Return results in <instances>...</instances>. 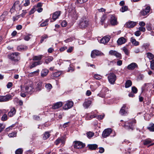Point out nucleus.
<instances>
[{
    "label": "nucleus",
    "mask_w": 154,
    "mask_h": 154,
    "mask_svg": "<svg viewBox=\"0 0 154 154\" xmlns=\"http://www.w3.org/2000/svg\"><path fill=\"white\" fill-rule=\"evenodd\" d=\"M88 0H77L76 3L79 4H82L87 2Z\"/></svg>",
    "instance_id": "53"
},
{
    "label": "nucleus",
    "mask_w": 154,
    "mask_h": 154,
    "mask_svg": "<svg viewBox=\"0 0 154 154\" xmlns=\"http://www.w3.org/2000/svg\"><path fill=\"white\" fill-rule=\"evenodd\" d=\"M30 35L28 34L27 35L25 36L24 38L25 40L26 41H28L30 39Z\"/></svg>",
    "instance_id": "58"
},
{
    "label": "nucleus",
    "mask_w": 154,
    "mask_h": 154,
    "mask_svg": "<svg viewBox=\"0 0 154 154\" xmlns=\"http://www.w3.org/2000/svg\"><path fill=\"white\" fill-rule=\"evenodd\" d=\"M50 136V134L49 132H46L44 134L43 136V139L44 140H46Z\"/></svg>",
    "instance_id": "34"
},
{
    "label": "nucleus",
    "mask_w": 154,
    "mask_h": 154,
    "mask_svg": "<svg viewBox=\"0 0 154 154\" xmlns=\"http://www.w3.org/2000/svg\"><path fill=\"white\" fill-rule=\"evenodd\" d=\"M67 25V23L65 20H63L61 23V25L63 27L66 26Z\"/></svg>",
    "instance_id": "55"
},
{
    "label": "nucleus",
    "mask_w": 154,
    "mask_h": 154,
    "mask_svg": "<svg viewBox=\"0 0 154 154\" xmlns=\"http://www.w3.org/2000/svg\"><path fill=\"white\" fill-rule=\"evenodd\" d=\"M88 25V21L86 19H82L79 23V27L82 28L87 27Z\"/></svg>",
    "instance_id": "5"
},
{
    "label": "nucleus",
    "mask_w": 154,
    "mask_h": 154,
    "mask_svg": "<svg viewBox=\"0 0 154 154\" xmlns=\"http://www.w3.org/2000/svg\"><path fill=\"white\" fill-rule=\"evenodd\" d=\"M42 82H39L37 84V87L36 88V90L37 91H40L42 89Z\"/></svg>",
    "instance_id": "33"
},
{
    "label": "nucleus",
    "mask_w": 154,
    "mask_h": 154,
    "mask_svg": "<svg viewBox=\"0 0 154 154\" xmlns=\"http://www.w3.org/2000/svg\"><path fill=\"white\" fill-rule=\"evenodd\" d=\"M148 129L150 131H154V124L152 123L150 124L149 127H148Z\"/></svg>",
    "instance_id": "39"
},
{
    "label": "nucleus",
    "mask_w": 154,
    "mask_h": 154,
    "mask_svg": "<svg viewBox=\"0 0 154 154\" xmlns=\"http://www.w3.org/2000/svg\"><path fill=\"white\" fill-rule=\"evenodd\" d=\"M49 19H46L45 21L41 23L40 25L41 27H44L48 25V22L49 21Z\"/></svg>",
    "instance_id": "36"
},
{
    "label": "nucleus",
    "mask_w": 154,
    "mask_h": 154,
    "mask_svg": "<svg viewBox=\"0 0 154 154\" xmlns=\"http://www.w3.org/2000/svg\"><path fill=\"white\" fill-rule=\"evenodd\" d=\"M23 149L22 148H19L15 151V154H22Z\"/></svg>",
    "instance_id": "41"
},
{
    "label": "nucleus",
    "mask_w": 154,
    "mask_h": 154,
    "mask_svg": "<svg viewBox=\"0 0 154 154\" xmlns=\"http://www.w3.org/2000/svg\"><path fill=\"white\" fill-rule=\"evenodd\" d=\"M131 41L132 44L135 46H137L139 45V43L133 37H131Z\"/></svg>",
    "instance_id": "27"
},
{
    "label": "nucleus",
    "mask_w": 154,
    "mask_h": 154,
    "mask_svg": "<svg viewBox=\"0 0 154 154\" xmlns=\"http://www.w3.org/2000/svg\"><path fill=\"white\" fill-rule=\"evenodd\" d=\"M16 135H17V133L15 132H14L13 133H10L8 135V136L10 137H16Z\"/></svg>",
    "instance_id": "47"
},
{
    "label": "nucleus",
    "mask_w": 154,
    "mask_h": 154,
    "mask_svg": "<svg viewBox=\"0 0 154 154\" xmlns=\"http://www.w3.org/2000/svg\"><path fill=\"white\" fill-rule=\"evenodd\" d=\"M73 105V103L72 101H68L63 107L64 109L66 110L71 108Z\"/></svg>",
    "instance_id": "12"
},
{
    "label": "nucleus",
    "mask_w": 154,
    "mask_h": 154,
    "mask_svg": "<svg viewBox=\"0 0 154 154\" xmlns=\"http://www.w3.org/2000/svg\"><path fill=\"white\" fill-rule=\"evenodd\" d=\"M7 119V116L5 114L3 115L1 119L3 121L6 120Z\"/></svg>",
    "instance_id": "56"
},
{
    "label": "nucleus",
    "mask_w": 154,
    "mask_h": 154,
    "mask_svg": "<svg viewBox=\"0 0 154 154\" xmlns=\"http://www.w3.org/2000/svg\"><path fill=\"white\" fill-rule=\"evenodd\" d=\"M48 36L47 35H45L44 36H42V37L40 41V42L42 43L44 41V39L47 38Z\"/></svg>",
    "instance_id": "60"
},
{
    "label": "nucleus",
    "mask_w": 154,
    "mask_h": 154,
    "mask_svg": "<svg viewBox=\"0 0 154 154\" xmlns=\"http://www.w3.org/2000/svg\"><path fill=\"white\" fill-rule=\"evenodd\" d=\"M136 122V120L134 119L129 120L125 122L124 126L126 129L133 130Z\"/></svg>",
    "instance_id": "1"
},
{
    "label": "nucleus",
    "mask_w": 154,
    "mask_h": 154,
    "mask_svg": "<svg viewBox=\"0 0 154 154\" xmlns=\"http://www.w3.org/2000/svg\"><path fill=\"white\" fill-rule=\"evenodd\" d=\"M109 16L110 17L109 21L111 24L113 26L117 25L118 24L117 18L113 15H110Z\"/></svg>",
    "instance_id": "6"
},
{
    "label": "nucleus",
    "mask_w": 154,
    "mask_h": 154,
    "mask_svg": "<svg viewBox=\"0 0 154 154\" xmlns=\"http://www.w3.org/2000/svg\"><path fill=\"white\" fill-rule=\"evenodd\" d=\"M54 59V58L50 56L48 57L47 58L45 59V63L48 64L49 63L52 61Z\"/></svg>",
    "instance_id": "31"
},
{
    "label": "nucleus",
    "mask_w": 154,
    "mask_h": 154,
    "mask_svg": "<svg viewBox=\"0 0 154 154\" xmlns=\"http://www.w3.org/2000/svg\"><path fill=\"white\" fill-rule=\"evenodd\" d=\"M27 13L26 10H23V13L19 15H20V17H23Z\"/></svg>",
    "instance_id": "59"
},
{
    "label": "nucleus",
    "mask_w": 154,
    "mask_h": 154,
    "mask_svg": "<svg viewBox=\"0 0 154 154\" xmlns=\"http://www.w3.org/2000/svg\"><path fill=\"white\" fill-rule=\"evenodd\" d=\"M108 79L111 84H114L116 79V76L114 73L110 72L108 74Z\"/></svg>",
    "instance_id": "4"
},
{
    "label": "nucleus",
    "mask_w": 154,
    "mask_h": 154,
    "mask_svg": "<svg viewBox=\"0 0 154 154\" xmlns=\"http://www.w3.org/2000/svg\"><path fill=\"white\" fill-rule=\"evenodd\" d=\"M139 29L140 31L144 32L146 30L145 28L143 27H140L139 28Z\"/></svg>",
    "instance_id": "63"
},
{
    "label": "nucleus",
    "mask_w": 154,
    "mask_h": 154,
    "mask_svg": "<svg viewBox=\"0 0 154 154\" xmlns=\"http://www.w3.org/2000/svg\"><path fill=\"white\" fill-rule=\"evenodd\" d=\"M73 38H68L64 40V42L66 43L69 42H70L72 41L73 40Z\"/></svg>",
    "instance_id": "57"
},
{
    "label": "nucleus",
    "mask_w": 154,
    "mask_h": 154,
    "mask_svg": "<svg viewBox=\"0 0 154 154\" xmlns=\"http://www.w3.org/2000/svg\"><path fill=\"white\" fill-rule=\"evenodd\" d=\"M126 40V39L123 37H121L118 39L117 42L118 45H120L125 43Z\"/></svg>",
    "instance_id": "24"
},
{
    "label": "nucleus",
    "mask_w": 154,
    "mask_h": 154,
    "mask_svg": "<svg viewBox=\"0 0 154 154\" xmlns=\"http://www.w3.org/2000/svg\"><path fill=\"white\" fill-rule=\"evenodd\" d=\"M65 142V140L63 137L59 138L55 142L56 145H58L60 143H62V146H63Z\"/></svg>",
    "instance_id": "18"
},
{
    "label": "nucleus",
    "mask_w": 154,
    "mask_h": 154,
    "mask_svg": "<svg viewBox=\"0 0 154 154\" xmlns=\"http://www.w3.org/2000/svg\"><path fill=\"white\" fill-rule=\"evenodd\" d=\"M42 55H39L38 56H35L33 57V60H40L42 58Z\"/></svg>",
    "instance_id": "38"
},
{
    "label": "nucleus",
    "mask_w": 154,
    "mask_h": 154,
    "mask_svg": "<svg viewBox=\"0 0 154 154\" xmlns=\"http://www.w3.org/2000/svg\"><path fill=\"white\" fill-rule=\"evenodd\" d=\"M106 18V15H103L101 18V22L102 25H103L104 21Z\"/></svg>",
    "instance_id": "45"
},
{
    "label": "nucleus",
    "mask_w": 154,
    "mask_h": 154,
    "mask_svg": "<svg viewBox=\"0 0 154 154\" xmlns=\"http://www.w3.org/2000/svg\"><path fill=\"white\" fill-rule=\"evenodd\" d=\"M89 117H88L87 118V119L91 120L94 118H96V115L94 114V112L92 111Z\"/></svg>",
    "instance_id": "35"
},
{
    "label": "nucleus",
    "mask_w": 154,
    "mask_h": 154,
    "mask_svg": "<svg viewBox=\"0 0 154 154\" xmlns=\"http://www.w3.org/2000/svg\"><path fill=\"white\" fill-rule=\"evenodd\" d=\"M42 63L40 61H35L30 66V68L31 69L32 68L35 67L38 65L41 64Z\"/></svg>",
    "instance_id": "29"
},
{
    "label": "nucleus",
    "mask_w": 154,
    "mask_h": 154,
    "mask_svg": "<svg viewBox=\"0 0 154 154\" xmlns=\"http://www.w3.org/2000/svg\"><path fill=\"white\" fill-rule=\"evenodd\" d=\"M128 7L126 6H125L122 7V8L120 9V11L122 12H124L127 11L128 10Z\"/></svg>",
    "instance_id": "44"
},
{
    "label": "nucleus",
    "mask_w": 154,
    "mask_h": 154,
    "mask_svg": "<svg viewBox=\"0 0 154 154\" xmlns=\"http://www.w3.org/2000/svg\"><path fill=\"white\" fill-rule=\"evenodd\" d=\"M136 24L137 23L136 22L131 21L127 22L125 26L127 28H132L135 26Z\"/></svg>",
    "instance_id": "16"
},
{
    "label": "nucleus",
    "mask_w": 154,
    "mask_h": 154,
    "mask_svg": "<svg viewBox=\"0 0 154 154\" xmlns=\"http://www.w3.org/2000/svg\"><path fill=\"white\" fill-rule=\"evenodd\" d=\"M151 68L152 70H154V60H152L151 62Z\"/></svg>",
    "instance_id": "52"
},
{
    "label": "nucleus",
    "mask_w": 154,
    "mask_h": 154,
    "mask_svg": "<svg viewBox=\"0 0 154 154\" xmlns=\"http://www.w3.org/2000/svg\"><path fill=\"white\" fill-rule=\"evenodd\" d=\"M20 54L18 52H15L8 55V58L13 61H18L20 59Z\"/></svg>",
    "instance_id": "2"
},
{
    "label": "nucleus",
    "mask_w": 154,
    "mask_h": 154,
    "mask_svg": "<svg viewBox=\"0 0 154 154\" xmlns=\"http://www.w3.org/2000/svg\"><path fill=\"white\" fill-rule=\"evenodd\" d=\"M150 9V7H147L145 9L141 11L140 12V15L141 16H145L147 15L149 12Z\"/></svg>",
    "instance_id": "13"
},
{
    "label": "nucleus",
    "mask_w": 154,
    "mask_h": 154,
    "mask_svg": "<svg viewBox=\"0 0 154 154\" xmlns=\"http://www.w3.org/2000/svg\"><path fill=\"white\" fill-rule=\"evenodd\" d=\"M60 14V11H57L54 13L52 16V19L53 20L55 21L58 18Z\"/></svg>",
    "instance_id": "22"
},
{
    "label": "nucleus",
    "mask_w": 154,
    "mask_h": 154,
    "mask_svg": "<svg viewBox=\"0 0 154 154\" xmlns=\"http://www.w3.org/2000/svg\"><path fill=\"white\" fill-rule=\"evenodd\" d=\"M27 47L25 45H20L17 47V49L18 51H23L26 50Z\"/></svg>",
    "instance_id": "26"
},
{
    "label": "nucleus",
    "mask_w": 154,
    "mask_h": 154,
    "mask_svg": "<svg viewBox=\"0 0 154 154\" xmlns=\"http://www.w3.org/2000/svg\"><path fill=\"white\" fill-rule=\"evenodd\" d=\"M94 135V133L91 132H89L87 134V136L88 138H91Z\"/></svg>",
    "instance_id": "48"
},
{
    "label": "nucleus",
    "mask_w": 154,
    "mask_h": 154,
    "mask_svg": "<svg viewBox=\"0 0 154 154\" xmlns=\"http://www.w3.org/2000/svg\"><path fill=\"white\" fill-rule=\"evenodd\" d=\"M146 55L148 58H149L150 60L152 59L154 57L153 55L151 53L149 52L147 53H146Z\"/></svg>",
    "instance_id": "42"
},
{
    "label": "nucleus",
    "mask_w": 154,
    "mask_h": 154,
    "mask_svg": "<svg viewBox=\"0 0 154 154\" xmlns=\"http://www.w3.org/2000/svg\"><path fill=\"white\" fill-rule=\"evenodd\" d=\"M132 85V82L130 80L127 81L125 83V87L126 88H128L131 86Z\"/></svg>",
    "instance_id": "37"
},
{
    "label": "nucleus",
    "mask_w": 154,
    "mask_h": 154,
    "mask_svg": "<svg viewBox=\"0 0 154 154\" xmlns=\"http://www.w3.org/2000/svg\"><path fill=\"white\" fill-rule=\"evenodd\" d=\"M138 68V65L135 63H131L128 65L127 67V69L130 70H133L134 69L137 68Z\"/></svg>",
    "instance_id": "11"
},
{
    "label": "nucleus",
    "mask_w": 154,
    "mask_h": 154,
    "mask_svg": "<svg viewBox=\"0 0 154 154\" xmlns=\"http://www.w3.org/2000/svg\"><path fill=\"white\" fill-rule=\"evenodd\" d=\"M145 86L148 91H150L152 89V85L151 83H147L145 84Z\"/></svg>",
    "instance_id": "30"
},
{
    "label": "nucleus",
    "mask_w": 154,
    "mask_h": 154,
    "mask_svg": "<svg viewBox=\"0 0 154 154\" xmlns=\"http://www.w3.org/2000/svg\"><path fill=\"white\" fill-rule=\"evenodd\" d=\"M104 115H96V118L99 120H101L103 118Z\"/></svg>",
    "instance_id": "50"
},
{
    "label": "nucleus",
    "mask_w": 154,
    "mask_h": 154,
    "mask_svg": "<svg viewBox=\"0 0 154 154\" xmlns=\"http://www.w3.org/2000/svg\"><path fill=\"white\" fill-rule=\"evenodd\" d=\"M94 77L97 80H100L102 78V76L100 75L97 74L94 75Z\"/></svg>",
    "instance_id": "46"
},
{
    "label": "nucleus",
    "mask_w": 154,
    "mask_h": 154,
    "mask_svg": "<svg viewBox=\"0 0 154 154\" xmlns=\"http://www.w3.org/2000/svg\"><path fill=\"white\" fill-rule=\"evenodd\" d=\"M128 108L126 105L124 104L120 110L119 114L122 116L126 115L128 114L127 109Z\"/></svg>",
    "instance_id": "7"
},
{
    "label": "nucleus",
    "mask_w": 154,
    "mask_h": 154,
    "mask_svg": "<svg viewBox=\"0 0 154 154\" xmlns=\"http://www.w3.org/2000/svg\"><path fill=\"white\" fill-rule=\"evenodd\" d=\"M110 38L109 36L107 35L103 37L100 41V43L103 44H105L108 43Z\"/></svg>",
    "instance_id": "14"
},
{
    "label": "nucleus",
    "mask_w": 154,
    "mask_h": 154,
    "mask_svg": "<svg viewBox=\"0 0 154 154\" xmlns=\"http://www.w3.org/2000/svg\"><path fill=\"white\" fill-rule=\"evenodd\" d=\"M140 32L139 31H137L135 32V35L137 36H140L141 34Z\"/></svg>",
    "instance_id": "64"
},
{
    "label": "nucleus",
    "mask_w": 154,
    "mask_h": 154,
    "mask_svg": "<svg viewBox=\"0 0 154 154\" xmlns=\"http://www.w3.org/2000/svg\"><path fill=\"white\" fill-rule=\"evenodd\" d=\"M137 90L135 87H132V91L133 93L136 94L137 92Z\"/></svg>",
    "instance_id": "51"
},
{
    "label": "nucleus",
    "mask_w": 154,
    "mask_h": 154,
    "mask_svg": "<svg viewBox=\"0 0 154 154\" xmlns=\"http://www.w3.org/2000/svg\"><path fill=\"white\" fill-rule=\"evenodd\" d=\"M112 131V129L110 128H108L105 129L103 131L102 133V135L103 137L105 138L108 136Z\"/></svg>",
    "instance_id": "10"
},
{
    "label": "nucleus",
    "mask_w": 154,
    "mask_h": 154,
    "mask_svg": "<svg viewBox=\"0 0 154 154\" xmlns=\"http://www.w3.org/2000/svg\"><path fill=\"white\" fill-rule=\"evenodd\" d=\"M48 72L49 71L47 69H43L41 72V76L42 77L46 76L48 74Z\"/></svg>",
    "instance_id": "25"
},
{
    "label": "nucleus",
    "mask_w": 154,
    "mask_h": 154,
    "mask_svg": "<svg viewBox=\"0 0 154 154\" xmlns=\"http://www.w3.org/2000/svg\"><path fill=\"white\" fill-rule=\"evenodd\" d=\"M25 92L29 93H31L33 91L34 88L32 85L26 86L25 87Z\"/></svg>",
    "instance_id": "20"
},
{
    "label": "nucleus",
    "mask_w": 154,
    "mask_h": 154,
    "mask_svg": "<svg viewBox=\"0 0 154 154\" xmlns=\"http://www.w3.org/2000/svg\"><path fill=\"white\" fill-rule=\"evenodd\" d=\"M146 28L148 31H151L152 30V25L150 24H147Z\"/></svg>",
    "instance_id": "49"
},
{
    "label": "nucleus",
    "mask_w": 154,
    "mask_h": 154,
    "mask_svg": "<svg viewBox=\"0 0 154 154\" xmlns=\"http://www.w3.org/2000/svg\"><path fill=\"white\" fill-rule=\"evenodd\" d=\"M63 104L62 102H59L54 104L52 106V108L53 109H56L61 107Z\"/></svg>",
    "instance_id": "21"
},
{
    "label": "nucleus",
    "mask_w": 154,
    "mask_h": 154,
    "mask_svg": "<svg viewBox=\"0 0 154 154\" xmlns=\"http://www.w3.org/2000/svg\"><path fill=\"white\" fill-rule=\"evenodd\" d=\"M13 85V84L11 82H9L7 85V88H10L12 87Z\"/></svg>",
    "instance_id": "61"
},
{
    "label": "nucleus",
    "mask_w": 154,
    "mask_h": 154,
    "mask_svg": "<svg viewBox=\"0 0 154 154\" xmlns=\"http://www.w3.org/2000/svg\"><path fill=\"white\" fill-rule=\"evenodd\" d=\"M152 141L153 140L150 139H146L143 140V144L145 145H147L150 144V146H152L154 144V143H152Z\"/></svg>",
    "instance_id": "19"
},
{
    "label": "nucleus",
    "mask_w": 154,
    "mask_h": 154,
    "mask_svg": "<svg viewBox=\"0 0 154 154\" xmlns=\"http://www.w3.org/2000/svg\"><path fill=\"white\" fill-rule=\"evenodd\" d=\"M16 112V110L15 108L12 107L11 108L10 111L8 113V116L10 117H12L15 114Z\"/></svg>",
    "instance_id": "23"
},
{
    "label": "nucleus",
    "mask_w": 154,
    "mask_h": 154,
    "mask_svg": "<svg viewBox=\"0 0 154 154\" xmlns=\"http://www.w3.org/2000/svg\"><path fill=\"white\" fill-rule=\"evenodd\" d=\"M20 15H18L16 16H14L13 17V21H14L17 20L20 17Z\"/></svg>",
    "instance_id": "54"
},
{
    "label": "nucleus",
    "mask_w": 154,
    "mask_h": 154,
    "mask_svg": "<svg viewBox=\"0 0 154 154\" xmlns=\"http://www.w3.org/2000/svg\"><path fill=\"white\" fill-rule=\"evenodd\" d=\"M109 53L110 55L115 56L117 58H121L122 56L121 54L115 51L111 50L109 51Z\"/></svg>",
    "instance_id": "15"
},
{
    "label": "nucleus",
    "mask_w": 154,
    "mask_h": 154,
    "mask_svg": "<svg viewBox=\"0 0 154 154\" xmlns=\"http://www.w3.org/2000/svg\"><path fill=\"white\" fill-rule=\"evenodd\" d=\"M74 147L76 149H81L85 146V144L81 142L75 141L74 142Z\"/></svg>",
    "instance_id": "9"
},
{
    "label": "nucleus",
    "mask_w": 154,
    "mask_h": 154,
    "mask_svg": "<svg viewBox=\"0 0 154 154\" xmlns=\"http://www.w3.org/2000/svg\"><path fill=\"white\" fill-rule=\"evenodd\" d=\"M101 54L100 52L98 50H94L92 51L91 57L92 58H95L96 56L100 55Z\"/></svg>",
    "instance_id": "17"
},
{
    "label": "nucleus",
    "mask_w": 154,
    "mask_h": 154,
    "mask_svg": "<svg viewBox=\"0 0 154 154\" xmlns=\"http://www.w3.org/2000/svg\"><path fill=\"white\" fill-rule=\"evenodd\" d=\"M13 97V96L10 94H8L5 96H0V102H8L11 100Z\"/></svg>",
    "instance_id": "3"
},
{
    "label": "nucleus",
    "mask_w": 154,
    "mask_h": 154,
    "mask_svg": "<svg viewBox=\"0 0 154 154\" xmlns=\"http://www.w3.org/2000/svg\"><path fill=\"white\" fill-rule=\"evenodd\" d=\"M89 148L91 150H95L98 146L96 144H89L88 145Z\"/></svg>",
    "instance_id": "32"
},
{
    "label": "nucleus",
    "mask_w": 154,
    "mask_h": 154,
    "mask_svg": "<svg viewBox=\"0 0 154 154\" xmlns=\"http://www.w3.org/2000/svg\"><path fill=\"white\" fill-rule=\"evenodd\" d=\"M123 50L125 52V54L126 55H128L129 53L128 50L126 48H123Z\"/></svg>",
    "instance_id": "62"
},
{
    "label": "nucleus",
    "mask_w": 154,
    "mask_h": 154,
    "mask_svg": "<svg viewBox=\"0 0 154 154\" xmlns=\"http://www.w3.org/2000/svg\"><path fill=\"white\" fill-rule=\"evenodd\" d=\"M91 103V101L87 100L85 101L83 104V106L85 108H87Z\"/></svg>",
    "instance_id": "28"
},
{
    "label": "nucleus",
    "mask_w": 154,
    "mask_h": 154,
    "mask_svg": "<svg viewBox=\"0 0 154 154\" xmlns=\"http://www.w3.org/2000/svg\"><path fill=\"white\" fill-rule=\"evenodd\" d=\"M61 72H57L54 73L52 75V76L54 77H59L61 75Z\"/></svg>",
    "instance_id": "43"
},
{
    "label": "nucleus",
    "mask_w": 154,
    "mask_h": 154,
    "mask_svg": "<svg viewBox=\"0 0 154 154\" xmlns=\"http://www.w3.org/2000/svg\"><path fill=\"white\" fill-rule=\"evenodd\" d=\"M45 87L46 89L50 91L52 88V85L50 83L46 84L45 85Z\"/></svg>",
    "instance_id": "40"
},
{
    "label": "nucleus",
    "mask_w": 154,
    "mask_h": 154,
    "mask_svg": "<svg viewBox=\"0 0 154 154\" xmlns=\"http://www.w3.org/2000/svg\"><path fill=\"white\" fill-rule=\"evenodd\" d=\"M21 6L20 4L19 1H17L14 3L13 6L11 9L10 11H12L14 9L15 10H21Z\"/></svg>",
    "instance_id": "8"
}]
</instances>
